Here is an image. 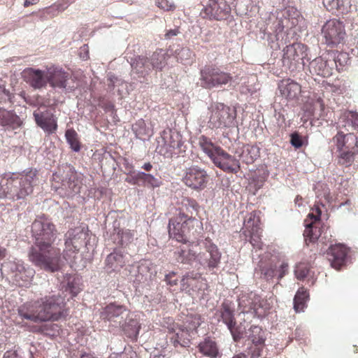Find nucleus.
Segmentation results:
<instances>
[{
  "label": "nucleus",
  "instance_id": "f257e3e1",
  "mask_svg": "<svg viewBox=\"0 0 358 358\" xmlns=\"http://www.w3.org/2000/svg\"><path fill=\"white\" fill-rule=\"evenodd\" d=\"M34 245L29 251V259L36 267L55 273L62 269L60 250L53 244L57 236L56 226L52 220L43 214L37 215L31 224Z\"/></svg>",
  "mask_w": 358,
  "mask_h": 358
},
{
  "label": "nucleus",
  "instance_id": "f03ea898",
  "mask_svg": "<svg viewBox=\"0 0 358 358\" xmlns=\"http://www.w3.org/2000/svg\"><path fill=\"white\" fill-rule=\"evenodd\" d=\"M36 173V170L31 169L21 173H4L0 180V199L26 204L28 196L33 192Z\"/></svg>",
  "mask_w": 358,
  "mask_h": 358
},
{
  "label": "nucleus",
  "instance_id": "7ed1b4c3",
  "mask_svg": "<svg viewBox=\"0 0 358 358\" xmlns=\"http://www.w3.org/2000/svg\"><path fill=\"white\" fill-rule=\"evenodd\" d=\"M65 297L60 294L45 296L35 301L30 308L20 307L19 315L34 322L57 321L67 315Z\"/></svg>",
  "mask_w": 358,
  "mask_h": 358
},
{
  "label": "nucleus",
  "instance_id": "20e7f679",
  "mask_svg": "<svg viewBox=\"0 0 358 358\" xmlns=\"http://www.w3.org/2000/svg\"><path fill=\"white\" fill-rule=\"evenodd\" d=\"M169 234L171 238L182 243H196V235L202 229V223L195 217H188L183 213L169 220Z\"/></svg>",
  "mask_w": 358,
  "mask_h": 358
},
{
  "label": "nucleus",
  "instance_id": "39448f33",
  "mask_svg": "<svg viewBox=\"0 0 358 358\" xmlns=\"http://www.w3.org/2000/svg\"><path fill=\"white\" fill-rule=\"evenodd\" d=\"M199 145L202 151L210 159L215 166L224 172L237 173L240 170L239 161L212 140L205 136L199 138Z\"/></svg>",
  "mask_w": 358,
  "mask_h": 358
},
{
  "label": "nucleus",
  "instance_id": "423d86ee",
  "mask_svg": "<svg viewBox=\"0 0 358 358\" xmlns=\"http://www.w3.org/2000/svg\"><path fill=\"white\" fill-rule=\"evenodd\" d=\"M282 52V66L290 73L303 70L306 64L311 59L308 47L301 43L287 44Z\"/></svg>",
  "mask_w": 358,
  "mask_h": 358
},
{
  "label": "nucleus",
  "instance_id": "0eeeda50",
  "mask_svg": "<svg viewBox=\"0 0 358 358\" xmlns=\"http://www.w3.org/2000/svg\"><path fill=\"white\" fill-rule=\"evenodd\" d=\"M199 75L196 84L206 90L220 89L231 85L233 81L229 73L222 71L215 64L205 65L200 69Z\"/></svg>",
  "mask_w": 358,
  "mask_h": 358
},
{
  "label": "nucleus",
  "instance_id": "6e6552de",
  "mask_svg": "<svg viewBox=\"0 0 358 358\" xmlns=\"http://www.w3.org/2000/svg\"><path fill=\"white\" fill-rule=\"evenodd\" d=\"M196 245L204 250L198 253V264L203 268L214 272L221 263L222 252L218 247L209 238L197 239Z\"/></svg>",
  "mask_w": 358,
  "mask_h": 358
},
{
  "label": "nucleus",
  "instance_id": "1a4fd4ad",
  "mask_svg": "<svg viewBox=\"0 0 358 358\" xmlns=\"http://www.w3.org/2000/svg\"><path fill=\"white\" fill-rule=\"evenodd\" d=\"M62 169L61 184L56 187V191L66 197L79 194L83 186L81 175L70 164L63 166Z\"/></svg>",
  "mask_w": 358,
  "mask_h": 358
},
{
  "label": "nucleus",
  "instance_id": "9d476101",
  "mask_svg": "<svg viewBox=\"0 0 358 358\" xmlns=\"http://www.w3.org/2000/svg\"><path fill=\"white\" fill-rule=\"evenodd\" d=\"M211 115L208 122L211 129L234 127L236 125V110L222 103L211 106Z\"/></svg>",
  "mask_w": 358,
  "mask_h": 358
},
{
  "label": "nucleus",
  "instance_id": "9b49d317",
  "mask_svg": "<svg viewBox=\"0 0 358 358\" xmlns=\"http://www.w3.org/2000/svg\"><path fill=\"white\" fill-rule=\"evenodd\" d=\"M129 280L136 288H143L150 285L153 275L156 273L153 264L147 260L138 264L129 266Z\"/></svg>",
  "mask_w": 358,
  "mask_h": 358
},
{
  "label": "nucleus",
  "instance_id": "f8f14e48",
  "mask_svg": "<svg viewBox=\"0 0 358 358\" xmlns=\"http://www.w3.org/2000/svg\"><path fill=\"white\" fill-rule=\"evenodd\" d=\"M322 34L324 38V43L331 47L343 43L346 36L343 22L336 19L327 21L322 26Z\"/></svg>",
  "mask_w": 358,
  "mask_h": 358
},
{
  "label": "nucleus",
  "instance_id": "ddd939ff",
  "mask_svg": "<svg viewBox=\"0 0 358 358\" xmlns=\"http://www.w3.org/2000/svg\"><path fill=\"white\" fill-rule=\"evenodd\" d=\"M162 139L164 146L160 152L166 158L178 157L185 152V146L182 141V136L176 130L164 131Z\"/></svg>",
  "mask_w": 358,
  "mask_h": 358
},
{
  "label": "nucleus",
  "instance_id": "4468645a",
  "mask_svg": "<svg viewBox=\"0 0 358 358\" xmlns=\"http://www.w3.org/2000/svg\"><path fill=\"white\" fill-rule=\"evenodd\" d=\"M66 249L73 253L78 252L80 247L85 245L87 248L90 245L92 234H90L87 227H77L69 230L65 235Z\"/></svg>",
  "mask_w": 358,
  "mask_h": 358
},
{
  "label": "nucleus",
  "instance_id": "2eb2a0df",
  "mask_svg": "<svg viewBox=\"0 0 358 358\" xmlns=\"http://www.w3.org/2000/svg\"><path fill=\"white\" fill-rule=\"evenodd\" d=\"M208 179L209 176L204 169L194 165L185 170L182 182L188 187L199 191L206 187Z\"/></svg>",
  "mask_w": 358,
  "mask_h": 358
},
{
  "label": "nucleus",
  "instance_id": "dca6fc26",
  "mask_svg": "<svg viewBox=\"0 0 358 358\" xmlns=\"http://www.w3.org/2000/svg\"><path fill=\"white\" fill-rule=\"evenodd\" d=\"M231 7L225 0H208L201 11L203 18L220 21L227 18Z\"/></svg>",
  "mask_w": 358,
  "mask_h": 358
},
{
  "label": "nucleus",
  "instance_id": "f3484780",
  "mask_svg": "<svg viewBox=\"0 0 358 358\" xmlns=\"http://www.w3.org/2000/svg\"><path fill=\"white\" fill-rule=\"evenodd\" d=\"M48 83L54 89L62 90L65 92L74 90L75 87L69 85L71 75L63 69L57 66L48 68Z\"/></svg>",
  "mask_w": 358,
  "mask_h": 358
},
{
  "label": "nucleus",
  "instance_id": "a211bd4d",
  "mask_svg": "<svg viewBox=\"0 0 358 358\" xmlns=\"http://www.w3.org/2000/svg\"><path fill=\"white\" fill-rule=\"evenodd\" d=\"M129 311L121 304L110 303L106 306L101 312V318L108 321L113 326L117 327L127 320Z\"/></svg>",
  "mask_w": 358,
  "mask_h": 358
},
{
  "label": "nucleus",
  "instance_id": "6ab92c4d",
  "mask_svg": "<svg viewBox=\"0 0 358 358\" xmlns=\"http://www.w3.org/2000/svg\"><path fill=\"white\" fill-rule=\"evenodd\" d=\"M59 290L70 295L69 299L76 296L82 290L81 278L76 274H58Z\"/></svg>",
  "mask_w": 358,
  "mask_h": 358
},
{
  "label": "nucleus",
  "instance_id": "aec40b11",
  "mask_svg": "<svg viewBox=\"0 0 358 358\" xmlns=\"http://www.w3.org/2000/svg\"><path fill=\"white\" fill-rule=\"evenodd\" d=\"M33 116L38 127L43 130L47 134H52L57 131V117L51 110L43 108L37 109L34 111Z\"/></svg>",
  "mask_w": 358,
  "mask_h": 358
},
{
  "label": "nucleus",
  "instance_id": "412c9836",
  "mask_svg": "<svg viewBox=\"0 0 358 358\" xmlns=\"http://www.w3.org/2000/svg\"><path fill=\"white\" fill-rule=\"evenodd\" d=\"M196 243H187L174 252V259L176 263L182 268L189 269L194 267V264H198V253L194 250Z\"/></svg>",
  "mask_w": 358,
  "mask_h": 358
},
{
  "label": "nucleus",
  "instance_id": "4be33fe9",
  "mask_svg": "<svg viewBox=\"0 0 358 358\" xmlns=\"http://www.w3.org/2000/svg\"><path fill=\"white\" fill-rule=\"evenodd\" d=\"M21 74L23 80L34 90L44 88L48 83V68L45 70L26 68Z\"/></svg>",
  "mask_w": 358,
  "mask_h": 358
},
{
  "label": "nucleus",
  "instance_id": "5701e85b",
  "mask_svg": "<svg viewBox=\"0 0 358 358\" xmlns=\"http://www.w3.org/2000/svg\"><path fill=\"white\" fill-rule=\"evenodd\" d=\"M308 62L309 64V71L313 75L328 78L333 73V69L331 61L328 57V52Z\"/></svg>",
  "mask_w": 358,
  "mask_h": 358
},
{
  "label": "nucleus",
  "instance_id": "b1692460",
  "mask_svg": "<svg viewBox=\"0 0 358 358\" xmlns=\"http://www.w3.org/2000/svg\"><path fill=\"white\" fill-rule=\"evenodd\" d=\"M112 228L110 238L115 244L122 248H126L134 240L133 233L130 229L121 228L120 220H114Z\"/></svg>",
  "mask_w": 358,
  "mask_h": 358
},
{
  "label": "nucleus",
  "instance_id": "393cba45",
  "mask_svg": "<svg viewBox=\"0 0 358 358\" xmlns=\"http://www.w3.org/2000/svg\"><path fill=\"white\" fill-rule=\"evenodd\" d=\"M337 150H349L358 152V137L353 132L345 134L343 131H338L333 138Z\"/></svg>",
  "mask_w": 358,
  "mask_h": 358
},
{
  "label": "nucleus",
  "instance_id": "a878e982",
  "mask_svg": "<svg viewBox=\"0 0 358 358\" xmlns=\"http://www.w3.org/2000/svg\"><path fill=\"white\" fill-rule=\"evenodd\" d=\"M127 261V256L121 250L115 248L107 255L105 260V270L108 273H117Z\"/></svg>",
  "mask_w": 358,
  "mask_h": 358
},
{
  "label": "nucleus",
  "instance_id": "bb28decb",
  "mask_svg": "<svg viewBox=\"0 0 358 358\" xmlns=\"http://www.w3.org/2000/svg\"><path fill=\"white\" fill-rule=\"evenodd\" d=\"M348 250L343 244L331 245L327 250V255L331 266L339 270L345 264Z\"/></svg>",
  "mask_w": 358,
  "mask_h": 358
},
{
  "label": "nucleus",
  "instance_id": "cd10ccee",
  "mask_svg": "<svg viewBox=\"0 0 358 358\" xmlns=\"http://www.w3.org/2000/svg\"><path fill=\"white\" fill-rule=\"evenodd\" d=\"M22 125V120L13 111L0 108V128L4 131H14Z\"/></svg>",
  "mask_w": 358,
  "mask_h": 358
},
{
  "label": "nucleus",
  "instance_id": "c85d7f7f",
  "mask_svg": "<svg viewBox=\"0 0 358 358\" xmlns=\"http://www.w3.org/2000/svg\"><path fill=\"white\" fill-rule=\"evenodd\" d=\"M278 90L285 99H294L300 94L301 85L289 78L284 79L278 83Z\"/></svg>",
  "mask_w": 358,
  "mask_h": 358
},
{
  "label": "nucleus",
  "instance_id": "c756f323",
  "mask_svg": "<svg viewBox=\"0 0 358 358\" xmlns=\"http://www.w3.org/2000/svg\"><path fill=\"white\" fill-rule=\"evenodd\" d=\"M328 57L331 61L332 69L335 66L338 72L344 71L350 64L349 54L345 52L329 51L328 52Z\"/></svg>",
  "mask_w": 358,
  "mask_h": 358
},
{
  "label": "nucleus",
  "instance_id": "7c9ffc66",
  "mask_svg": "<svg viewBox=\"0 0 358 358\" xmlns=\"http://www.w3.org/2000/svg\"><path fill=\"white\" fill-rule=\"evenodd\" d=\"M129 63L132 73L137 74L139 78L145 77L151 71L148 58L144 56L132 57Z\"/></svg>",
  "mask_w": 358,
  "mask_h": 358
},
{
  "label": "nucleus",
  "instance_id": "2f4dec72",
  "mask_svg": "<svg viewBox=\"0 0 358 358\" xmlns=\"http://www.w3.org/2000/svg\"><path fill=\"white\" fill-rule=\"evenodd\" d=\"M5 267L13 273L15 280L19 284H20V280L27 281V278L31 273V271L26 270L21 261L8 262L5 264Z\"/></svg>",
  "mask_w": 358,
  "mask_h": 358
},
{
  "label": "nucleus",
  "instance_id": "473e14b6",
  "mask_svg": "<svg viewBox=\"0 0 358 358\" xmlns=\"http://www.w3.org/2000/svg\"><path fill=\"white\" fill-rule=\"evenodd\" d=\"M322 3L326 9L330 12L347 13L351 8V0H322Z\"/></svg>",
  "mask_w": 358,
  "mask_h": 358
},
{
  "label": "nucleus",
  "instance_id": "72a5a7b5",
  "mask_svg": "<svg viewBox=\"0 0 358 358\" xmlns=\"http://www.w3.org/2000/svg\"><path fill=\"white\" fill-rule=\"evenodd\" d=\"M340 128H346L349 132L354 130L358 131V113L355 111H348L343 113L338 122Z\"/></svg>",
  "mask_w": 358,
  "mask_h": 358
},
{
  "label": "nucleus",
  "instance_id": "f704fd0d",
  "mask_svg": "<svg viewBox=\"0 0 358 358\" xmlns=\"http://www.w3.org/2000/svg\"><path fill=\"white\" fill-rule=\"evenodd\" d=\"M255 295L252 293L248 296H243L238 299V306L242 308L243 313H251L256 315L257 313L258 307L260 305L258 303L259 299L254 300Z\"/></svg>",
  "mask_w": 358,
  "mask_h": 358
},
{
  "label": "nucleus",
  "instance_id": "c9c22d12",
  "mask_svg": "<svg viewBox=\"0 0 358 358\" xmlns=\"http://www.w3.org/2000/svg\"><path fill=\"white\" fill-rule=\"evenodd\" d=\"M118 327L122 328L127 337L131 340H136L139 334L141 325L137 320L127 318V320H125L121 325L118 326Z\"/></svg>",
  "mask_w": 358,
  "mask_h": 358
},
{
  "label": "nucleus",
  "instance_id": "e433bc0d",
  "mask_svg": "<svg viewBox=\"0 0 358 358\" xmlns=\"http://www.w3.org/2000/svg\"><path fill=\"white\" fill-rule=\"evenodd\" d=\"M221 320L225 324L228 329H231L233 324H236L234 317V308L231 307V303L224 301L220 309Z\"/></svg>",
  "mask_w": 358,
  "mask_h": 358
},
{
  "label": "nucleus",
  "instance_id": "4c0bfd02",
  "mask_svg": "<svg viewBox=\"0 0 358 358\" xmlns=\"http://www.w3.org/2000/svg\"><path fill=\"white\" fill-rule=\"evenodd\" d=\"M141 176H142V186L155 189L162 185V179L157 169H155L152 173L142 171Z\"/></svg>",
  "mask_w": 358,
  "mask_h": 358
},
{
  "label": "nucleus",
  "instance_id": "58836bf2",
  "mask_svg": "<svg viewBox=\"0 0 358 358\" xmlns=\"http://www.w3.org/2000/svg\"><path fill=\"white\" fill-rule=\"evenodd\" d=\"M167 57V53L162 49H158L154 52L148 59L151 70L155 69L162 70L166 64Z\"/></svg>",
  "mask_w": 358,
  "mask_h": 358
},
{
  "label": "nucleus",
  "instance_id": "ea45409f",
  "mask_svg": "<svg viewBox=\"0 0 358 358\" xmlns=\"http://www.w3.org/2000/svg\"><path fill=\"white\" fill-rule=\"evenodd\" d=\"M247 338L250 340L255 346H264L266 336L259 326L252 325L248 329Z\"/></svg>",
  "mask_w": 358,
  "mask_h": 358
},
{
  "label": "nucleus",
  "instance_id": "a19ab883",
  "mask_svg": "<svg viewBox=\"0 0 358 358\" xmlns=\"http://www.w3.org/2000/svg\"><path fill=\"white\" fill-rule=\"evenodd\" d=\"M259 157V148L255 145H246L243 148L241 157L247 164H252Z\"/></svg>",
  "mask_w": 358,
  "mask_h": 358
},
{
  "label": "nucleus",
  "instance_id": "79ce46f5",
  "mask_svg": "<svg viewBox=\"0 0 358 358\" xmlns=\"http://www.w3.org/2000/svg\"><path fill=\"white\" fill-rule=\"evenodd\" d=\"M259 223L260 220L259 216H257L254 212L251 213L244 220L243 229L248 233L251 231H261L262 229L259 227Z\"/></svg>",
  "mask_w": 358,
  "mask_h": 358
},
{
  "label": "nucleus",
  "instance_id": "37998d69",
  "mask_svg": "<svg viewBox=\"0 0 358 358\" xmlns=\"http://www.w3.org/2000/svg\"><path fill=\"white\" fill-rule=\"evenodd\" d=\"M201 353L210 357H215L218 355V348L216 343L210 339H205L199 345Z\"/></svg>",
  "mask_w": 358,
  "mask_h": 358
},
{
  "label": "nucleus",
  "instance_id": "c03bdc74",
  "mask_svg": "<svg viewBox=\"0 0 358 358\" xmlns=\"http://www.w3.org/2000/svg\"><path fill=\"white\" fill-rule=\"evenodd\" d=\"M308 297L307 291L303 289L297 291L294 298V308L296 312L303 310Z\"/></svg>",
  "mask_w": 358,
  "mask_h": 358
},
{
  "label": "nucleus",
  "instance_id": "a18cd8bd",
  "mask_svg": "<svg viewBox=\"0 0 358 358\" xmlns=\"http://www.w3.org/2000/svg\"><path fill=\"white\" fill-rule=\"evenodd\" d=\"M174 55L177 61L187 64L191 62L192 52L187 47H180L173 51Z\"/></svg>",
  "mask_w": 358,
  "mask_h": 358
},
{
  "label": "nucleus",
  "instance_id": "49530a36",
  "mask_svg": "<svg viewBox=\"0 0 358 358\" xmlns=\"http://www.w3.org/2000/svg\"><path fill=\"white\" fill-rule=\"evenodd\" d=\"M65 138L71 149L77 152L80 150V143L77 132L73 129H69L65 132Z\"/></svg>",
  "mask_w": 358,
  "mask_h": 358
},
{
  "label": "nucleus",
  "instance_id": "de8ad7c7",
  "mask_svg": "<svg viewBox=\"0 0 358 358\" xmlns=\"http://www.w3.org/2000/svg\"><path fill=\"white\" fill-rule=\"evenodd\" d=\"M320 227L316 226L315 223H310L306 225V229L303 233L306 241L313 243L320 238Z\"/></svg>",
  "mask_w": 358,
  "mask_h": 358
},
{
  "label": "nucleus",
  "instance_id": "09e8293b",
  "mask_svg": "<svg viewBox=\"0 0 358 358\" xmlns=\"http://www.w3.org/2000/svg\"><path fill=\"white\" fill-rule=\"evenodd\" d=\"M74 0H60L51 6L46 8L45 12L48 14L56 15V13H60L66 10Z\"/></svg>",
  "mask_w": 358,
  "mask_h": 358
},
{
  "label": "nucleus",
  "instance_id": "8fccbe9b",
  "mask_svg": "<svg viewBox=\"0 0 358 358\" xmlns=\"http://www.w3.org/2000/svg\"><path fill=\"white\" fill-rule=\"evenodd\" d=\"M233 337L234 341L238 342L241 338H247L248 330H246V328L241 325L233 324L231 329H228Z\"/></svg>",
  "mask_w": 358,
  "mask_h": 358
},
{
  "label": "nucleus",
  "instance_id": "3c124183",
  "mask_svg": "<svg viewBox=\"0 0 358 358\" xmlns=\"http://www.w3.org/2000/svg\"><path fill=\"white\" fill-rule=\"evenodd\" d=\"M192 331H191L189 329H187L185 327H182L180 325L178 329V331L176 333V338L180 339L182 341V348H187L189 347L191 341L190 338L191 335L190 334Z\"/></svg>",
  "mask_w": 358,
  "mask_h": 358
},
{
  "label": "nucleus",
  "instance_id": "603ef678",
  "mask_svg": "<svg viewBox=\"0 0 358 358\" xmlns=\"http://www.w3.org/2000/svg\"><path fill=\"white\" fill-rule=\"evenodd\" d=\"M201 324V317L199 315H188L182 327H185L187 329L190 330L193 332V331H196V329Z\"/></svg>",
  "mask_w": 358,
  "mask_h": 358
},
{
  "label": "nucleus",
  "instance_id": "864d4df0",
  "mask_svg": "<svg viewBox=\"0 0 358 358\" xmlns=\"http://www.w3.org/2000/svg\"><path fill=\"white\" fill-rule=\"evenodd\" d=\"M339 152L338 162L341 164L349 166L355 160V157L358 152H353L352 151L346 150H337Z\"/></svg>",
  "mask_w": 358,
  "mask_h": 358
},
{
  "label": "nucleus",
  "instance_id": "5fc2aeb1",
  "mask_svg": "<svg viewBox=\"0 0 358 358\" xmlns=\"http://www.w3.org/2000/svg\"><path fill=\"white\" fill-rule=\"evenodd\" d=\"M261 278L268 281L274 277H277V267L276 266L270 265L269 266H259Z\"/></svg>",
  "mask_w": 358,
  "mask_h": 358
},
{
  "label": "nucleus",
  "instance_id": "6e6d98bb",
  "mask_svg": "<svg viewBox=\"0 0 358 358\" xmlns=\"http://www.w3.org/2000/svg\"><path fill=\"white\" fill-rule=\"evenodd\" d=\"M315 192L317 198H324L326 200L329 198V189L325 183H317L315 186Z\"/></svg>",
  "mask_w": 358,
  "mask_h": 358
},
{
  "label": "nucleus",
  "instance_id": "4d7b16f0",
  "mask_svg": "<svg viewBox=\"0 0 358 358\" xmlns=\"http://www.w3.org/2000/svg\"><path fill=\"white\" fill-rule=\"evenodd\" d=\"M142 174L141 171H134L127 174V177L125 178L124 181L131 185L142 186Z\"/></svg>",
  "mask_w": 358,
  "mask_h": 358
},
{
  "label": "nucleus",
  "instance_id": "13d9d810",
  "mask_svg": "<svg viewBox=\"0 0 358 358\" xmlns=\"http://www.w3.org/2000/svg\"><path fill=\"white\" fill-rule=\"evenodd\" d=\"M309 273V268L304 263H299L296 265L294 268V275L299 280H303L307 277Z\"/></svg>",
  "mask_w": 358,
  "mask_h": 358
},
{
  "label": "nucleus",
  "instance_id": "bf43d9fd",
  "mask_svg": "<svg viewBox=\"0 0 358 358\" xmlns=\"http://www.w3.org/2000/svg\"><path fill=\"white\" fill-rule=\"evenodd\" d=\"M87 260L81 255H75L71 260V266L76 270H81L86 266Z\"/></svg>",
  "mask_w": 358,
  "mask_h": 358
},
{
  "label": "nucleus",
  "instance_id": "052dcab7",
  "mask_svg": "<svg viewBox=\"0 0 358 358\" xmlns=\"http://www.w3.org/2000/svg\"><path fill=\"white\" fill-rule=\"evenodd\" d=\"M101 108L106 113H109L110 115L113 117V120L114 122L118 121V117L116 113V110L115 108V105L111 102L103 103L101 106Z\"/></svg>",
  "mask_w": 358,
  "mask_h": 358
},
{
  "label": "nucleus",
  "instance_id": "680f3d73",
  "mask_svg": "<svg viewBox=\"0 0 358 358\" xmlns=\"http://www.w3.org/2000/svg\"><path fill=\"white\" fill-rule=\"evenodd\" d=\"M289 142L296 149L301 148L303 145L302 136L297 131H294L290 134Z\"/></svg>",
  "mask_w": 358,
  "mask_h": 358
},
{
  "label": "nucleus",
  "instance_id": "e2e57ef3",
  "mask_svg": "<svg viewBox=\"0 0 358 358\" xmlns=\"http://www.w3.org/2000/svg\"><path fill=\"white\" fill-rule=\"evenodd\" d=\"M164 281L170 287L177 285L178 282V278L176 276V273L174 271H171L168 273H166L164 275Z\"/></svg>",
  "mask_w": 358,
  "mask_h": 358
},
{
  "label": "nucleus",
  "instance_id": "0e129e2a",
  "mask_svg": "<svg viewBox=\"0 0 358 358\" xmlns=\"http://www.w3.org/2000/svg\"><path fill=\"white\" fill-rule=\"evenodd\" d=\"M288 17L292 20V24L295 26L299 20L302 19L300 12L295 8H289L287 11Z\"/></svg>",
  "mask_w": 358,
  "mask_h": 358
},
{
  "label": "nucleus",
  "instance_id": "69168bd1",
  "mask_svg": "<svg viewBox=\"0 0 358 358\" xmlns=\"http://www.w3.org/2000/svg\"><path fill=\"white\" fill-rule=\"evenodd\" d=\"M201 277V275L198 273H195L194 271L187 272L182 278L180 282L182 286L187 285L189 286V280H197Z\"/></svg>",
  "mask_w": 358,
  "mask_h": 358
},
{
  "label": "nucleus",
  "instance_id": "338daca9",
  "mask_svg": "<svg viewBox=\"0 0 358 358\" xmlns=\"http://www.w3.org/2000/svg\"><path fill=\"white\" fill-rule=\"evenodd\" d=\"M261 231H251L249 232V235L250 236V243L254 247H257L259 249L262 248V243L260 241V234Z\"/></svg>",
  "mask_w": 358,
  "mask_h": 358
},
{
  "label": "nucleus",
  "instance_id": "774afa93",
  "mask_svg": "<svg viewBox=\"0 0 358 358\" xmlns=\"http://www.w3.org/2000/svg\"><path fill=\"white\" fill-rule=\"evenodd\" d=\"M156 4L159 8L165 10H171L175 8L173 2L169 0H156Z\"/></svg>",
  "mask_w": 358,
  "mask_h": 358
}]
</instances>
